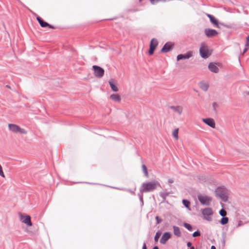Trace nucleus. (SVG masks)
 I'll return each instance as SVG.
<instances>
[{
    "instance_id": "nucleus-6",
    "label": "nucleus",
    "mask_w": 249,
    "mask_h": 249,
    "mask_svg": "<svg viewBox=\"0 0 249 249\" xmlns=\"http://www.w3.org/2000/svg\"><path fill=\"white\" fill-rule=\"evenodd\" d=\"M202 213L204 216L205 219L209 221H212V218L210 216L213 215V211L211 208H206L204 209L202 211Z\"/></svg>"
},
{
    "instance_id": "nucleus-20",
    "label": "nucleus",
    "mask_w": 249,
    "mask_h": 249,
    "mask_svg": "<svg viewBox=\"0 0 249 249\" xmlns=\"http://www.w3.org/2000/svg\"><path fill=\"white\" fill-rule=\"evenodd\" d=\"M158 45V40L155 38H152L151 40L150 41V45L149 47L152 48H154L156 49V47H157Z\"/></svg>"
},
{
    "instance_id": "nucleus-16",
    "label": "nucleus",
    "mask_w": 249,
    "mask_h": 249,
    "mask_svg": "<svg viewBox=\"0 0 249 249\" xmlns=\"http://www.w3.org/2000/svg\"><path fill=\"white\" fill-rule=\"evenodd\" d=\"M210 21L211 22V23L215 27L218 28H220V27H219V23H219L218 20L216 18H215L214 16L211 17Z\"/></svg>"
},
{
    "instance_id": "nucleus-26",
    "label": "nucleus",
    "mask_w": 249,
    "mask_h": 249,
    "mask_svg": "<svg viewBox=\"0 0 249 249\" xmlns=\"http://www.w3.org/2000/svg\"><path fill=\"white\" fill-rule=\"evenodd\" d=\"M161 232L160 231H158L156 233V234L155 235V237H154V240H155V242H157L159 240V239L160 238V236L161 235Z\"/></svg>"
},
{
    "instance_id": "nucleus-27",
    "label": "nucleus",
    "mask_w": 249,
    "mask_h": 249,
    "mask_svg": "<svg viewBox=\"0 0 249 249\" xmlns=\"http://www.w3.org/2000/svg\"><path fill=\"white\" fill-rule=\"evenodd\" d=\"M143 192H140L139 193H138V196L139 197L141 203V206L143 205Z\"/></svg>"
},
{
    "instance_id": "nucleus-11",
    "label": "nucleus",
    "mask_w": 249,
    "mask_h": 249,
    "mask_svg": "<svg viewBox=\"0 0 249 249\" xmlns=\"http://www.w3.org/2000/svg\"><path fill=\"white\" fill-rule=\"evenodd\" d=\"M171 234L169 232H165L162 235L160 243L162 244H165L166 242L171 238Z\"/></svg>"
},
{
    "instance_id": "nucleus-5",
    "label": "nucleus",
    "mask_w": 249,
    "mask_h": 249,
    "mask_svg": "<svg viewBox=\"0 0 249 249\" xmlns=\"http://www.w3.org/2000/svg\"><path fill=\"white\" fill-rule=\"evenodd\" d=\"M198 199L202 205L209 206L212 201V197L207 196L198 195Z\"/></svg>"
},
{
    "instance_id": "nucleus-35",
    "label": "nucleus",
    "mask_w": 249,
    "mask_h": 249,
    "mask_svg": "<svg viewBox=\"0 0 249 249\" xmlns=\"http://www.w3.org/2000/svg\"><path fill=\"white\" fill-rule=\"evenodd\" d=\"M213 110L215 112H217V107H218V105L215 102H213L212 104Z\"/></svg>"
},
{
    "instance_id": "nucleus-30",
    "label": "nucleus",
    "mask_w": 249,
    "mask_h": 249,
    "mask_svg": "<svg viewBox=\"0 0 249 249\" xmlns=\"http://www.w3.org/2000/svg\"><path fill=\"white\" fill-rule=\"evenodd\" d=\"M219 214L222 216H225L227 215V212L224 209H221L219 212Z\"/></svg>"
},
{
    "instance_id": "nucleus-46",
    "label": "nucleus",
    "mask_w": 249,
    "mask_h": 249,
    "mask_svg": "<svg viewBox=\"0 0 249 249\" xmlns=\"http://www.w3.org/2000/svg\"><path fill=\"white\" fill-rule=\"evenodd\" d=\"M207 16L209 18V19H210L211 17H213V15H210V14H207Z\"/></svg>"
},
{
    "instance_id": "nucleus-37",
    "label": "nucleus",
    "mask_w": 249,
    "mask_h": 249,
    "mask_svg": "<svg viewBox=\"0 0 249 249\" xmlns=\"http://www.w3.org/2000/svg\"><path fill=\"white\" fill-rule=\"evenodd\" d=\"M156 220V224H159L160 223L162 220L161 218H160L159 216H156L155 217Z\"/></svg>"
},
{
    "instance_id": "nucleus-52",
    "label": "nucleus",
    "mask_w": 249,
    "mask_h": 249,
    "mask_svg": "<svg viewBox=\"0 0 249 249\" xmlns=\"http://www.w3.org/2000/svg\"><path fill=\"white\" fill-rule=\"evenodd\" d=\"M248 94L249 95V91L248 92Z\"/></svg>"
},
{
    "instance_id": "nucleus-32",
    "label": "nucleus",
    "mask_w": 249,
    "mask_h": 249,
    "mask_svg": "<svg viewBox=\"0 0 249 249\" xmlns=\"http://www.w3.org/2000/svg\"><path fill=\"white\" fill-rule=\"evenodd\" d=\"M136 187L134 189V190H132L130 189H122L121 190H125L127 192H128L129 193H130L131 194H132V195H135V191L136 190Z\"/></svg>"
},
{
    "instance_id": "nucleus-53",
    "label": "nucleus",
    "mask_w": 249,
    "mask_h": 249,
    "mask_svg": "<svg viewBox=\"0 0 249 249\" xmlns=\"http://www.w3.org/2000/svg\"><path fill=\"white\" fill-rule=\"evenodd\" d=\"M142 0H139L140 1H142Z\"/></svg>"
},
{
    "instance_id": "nucleus-33",
    "label": "nucleus",
    "mask_w": 249,
    "mask_h": 249,
    "mask_svg": "<svg viewBox=\"0 0 249 249\" xmlns=\"http://www.w3.org/2000/svg\"><path fill=\"white\" fill-rule=\"evenodd\" d=\"M169 195V193L168 192H164V193H161L160 194V197H161L163 199H165V198L168 196V195Z\"/></svg>"
},
{
    "instance_id": "nucleus-19",
    "label": "nucleus",
    "mask_w": 249,
    "mask_h": 249,
    "mask_svg": "<svg viewBox=\"0 0 249 249\" xmlns=\"http://www.w3.org/2000/svg\"><path fill=\"white\" fill-rule=\"evenodd\" d=\"M170 108L172 109H173L174 111L178 112L179 115H180L182 113V107L180 106H170Z\"/></svg>"
},
{
    "instance_id": "nucleus-18",
    "label": "nucleus",
    "mask_w": 249,
    "mask_h": 249,
    "mask_svg": "<svg viewBox=\"0 0 249 249\" xmlns=\"http://www.w3.org/2000/svg\"><path fill=\"white\" fill-rule=\"evenodd\" d=\"M110 98L115 102H120L121 100V96L118 94H112Z\"/></svg>"
},
{
    "instance_id": "nucleus-14",
    "label": "nucleus",
    "mask_w": 249,
    "mask_h": 249,
    "mask_svg": "<svg viewBox=\"0 0 249 249\" xmlns=\"http://www.w3.org/2000/svg\"><path fill=\"white\" fill-rule=\"evenodd\" d=\"M21 217L22 218V222L26 224L28 226H32V223L31 222V217L28 215H26L25 216H21Z\"/></svg>"
},
{
    "instance_id": "nucleus-36",
    "label": "nucleus",
    "mask_w": 249,
    "mask_h": 249,
    "mask_svg": "<svg viewBox=\"0 0 249 249\" xmlns=\"http://www.w3.org/2000/svg\"><path fill=\"white\" fill-rule=\"evenodd\" d=\"M18 133H19L20 134H26V131L25 129L23 128H21L19 126V128L18 129Z\"/></svg>"
},
{
    "instance_id": "nucleus-8",
    "label": "nucleus",
    "mask_w": 249,
    "mask_h": 249,
    "mask_svg": "<svg viewBox=\"0 0 249 249\" xmlns=\"http://www.w3.org/2000/svg\"><path fill=\"white\" fill-rule=\"evenodd\" d=\"M174 45V43L171 42H166L162 48L161 52L165 53L169 52L173 49Z\"/></svg>"
},
{
    "instance_id": "nucleus-40",
    "label": "nucleus",
    "mask_w": 249,
    "mask_h": 249,
    "mask_svg": "<svg viewBox=\"0 0 249 249\" xmlns=\"http://www.w3.org/2000/svg\"><path fill=\"white\" fill-rule=\"evenodd\" d=\"M249 49V48L248 47H245L243 53H242V54L243 55Z\"/></svg>"
},
{
    "instance_id": "nucleus-25",
    "label": "nucleus",
    "mask_w": 249,
    "mask_h": 249,
    "mask_svg": "<svg viewBox=\"0 0 249 249\" xmlns=\"http://www.w3.org/2000/svg\"><path fill=\"white\" fill-rule=\"evenodd\" d=\"M142 170L144 173V176L146 178H148V171L147 170L146 166L144 164H142Z\"/></svg>"
},
{
    "instance_id": "nucleus-7",
    "label": "nucleus",
    "mask_w": 249,
    "mask_h": 249,
    "mask_svg": "<svg viewBox=\"0 0 249 249\" xmlns=\"http://www.w3.org/2000/svg\"><path fill=\"white\" fill-rule=\"evenodd\" d=\"M204 33L207 37H213L218 34V33L214 29L206 28L204 30Z\"/></svg>"
},
{
    "instance_id": "nucleus-29",
    "label": "nucleus",
    "mask_w": 249,
    "mask_h": 249,
    "mask_svg": "<svg viewBox=\"0 0 249 249\" xmlns=\"http://www.w3.org/2000/svg\"><path fill=\"white\" fill-rule=\"evenodd\" d=\"M178 128H177V129H175L173 132V136L176 140H178Z\"/></svg>"
},
{
    "instance_id": "nucleus-2",
    "label": "nucleus",
    "mask_w": 249,
    "mask_h": 249,
    "mask_svg": "<svg viewBox=\"0 0 249 249\" xmlns=\"http://www.w3.org/2000/svg\"><path fill=\"white\" fill-rule=\"evenodd\" d=\"M215 193L216 196L219 197L223 201L226 202L228 200V196L225 188L219 187L215 190Z\"/></svg>"
},
{
    "instance_id": "nucleus-45",
    "label": "nucleus",
    "mask_w": 249,
    "mask_h": 249,
    "mask_svg": "<svg viewBox=\"0 0 249 249\" xmlns=\"http://www.w3.org/2000/svg\"><path fill=\"white\" fill-rule=\"evenodd\" d=\"M249 42H248L247 41H246V45H245V47H248L249 48Z\"/></svg>"
},
{
    "instance_id": "nucleus-12",
    "label": "nucleus",
    "mask_w": 249,
    "mask_h": 249,
    "mask_svg": "<svg viewBox=\"0 0 249 249\" xmlns=\"http://www.w3.org/2000/svg\"><path fill=\"white\" fill-rule=\"evenodd\" d=\"M202 121L208 126H210L213 128H214L215 127V124L214 120L211 118H208L205 119H202Z\"/></svg>"
},
{
    "instance_id": "nucleus-3",
    "label": "nucleus",
    "mask_w": 249,
    "mask_h": 249,
    "mask_svg": "<svg viewBox=\"0 0 249 249\" xmlns=\"http://www.w3.org/2000/svg\"><path fill=\"white\" fill-rule=\"evenodd\" d=\"M199 54L202 58L206 59L211 55V53L207 45L201 44L199 49Z\"/></svg>"
},
{
    "instance_id": "nucleus-23",
    "label": "nucleus",
    "mask_w": 249,
    "mask_h": 249,
    "mask_svg": "<svg viewBox=\"0 0 249 249\" xmlns=\"http://www.w3.org/2000/svg\"><path fill=\"white\" fill-rule=\"evenodd\" d=\"M182 203L186 208H187L189 210H191L190 202L189 200L183 199L182 200Z\"/></svg>"
},
{
    "instance_id": "nucleus-28",
    "label": "nucleus",
    "mask_w": 249,
    "mask_h": 249,
    "mask_svg": "<svg viewBox=\"0 0 249 249\" xmlns=\"http://www.w3.org/2000/svg\"><path fill=\"white\" fill-rule=\"evenodd\" d=\"M183 226L186 229H187L188 231H192V227L190 224L187 223H184Z\"/></svg>"
},
{
    "instance_id": "nucleus-10",
    "label": "nucleus",
    "mask_w": 249,
    "mask_h": 249,
    "mask_svg": "<svg viewBox=\"0 0 249 249\" xmlns=\"http://www.w3.org/2000/svg\"><path fill=\"white\" fill-rule=\"evenodd\" d=\"M193 56V52L192 51H189L185 54H180L178 55L177 59L178 61L182 59H189Z\"/></svg>"
},
{
    "instance_id": "nucleus-38",
    "label": "nucleus",
    "mask_w": 249,
    "mask_h": 249,
    "mask_svg": "<svg viewBox=\"0 0 249 249\" xmlns=\"http://www.w3.org/2000/svg\"><path fill=\"white\" fill-rule=\"evenodd\" d=\"M155 50V49L154 48L153 49L149 47V50L148 51L149 54L150 55H152L154 53Z\"/></svg>"
},
{
    "instance_id": "nucleus-42",
    "label": "nucleus",
    "mask_w": 249,
    "mask_h": 249,
    "mask_svg": "<svg viewBox=\"0 0 249 249\" xmlns=\"http://www.w3.org/2000/svg\"><path fill=\"white\" fill-rule=\"evenodd\" d=\"M142 249H147V247L145 242L143 244Z\"/></svg>"
},
{
    "instance_id": "nucleus-1",
    "label": "nucleus",
    "mask_w": 249,
    "mask_h": 249,
    "mask_svg": "<svg viewBox=\"0 0 249 249\" xmlns=\"http://www.w3.org/2000/svg\"><path fill=\"white\" fill-rule=\"evenodd\" d=\"M157 186H160V183L157 181L143 183L140 188V192L147 193L155 190Z\"/></svg>"
},
{
    "instance_id": "nucleus-22",
    "label": "nucleus",
    "mask_w": 249,
    "mask_h": 249,
    "mask_svg": "<svg viewBox=\"0 0 249 249\" xmlns=\"http://www.w3.org/2000/svg\"><path fill=\"white\" fill-rule=\"evenodd\" d=\"M109 84L110 86V88L112 90V91L114 92H117L118 90V88L117 87V86L113 82V81L111 80H110L109 81Z\"/></svg>"
},
{
    "instance_id": "nucleus-48",
    "label": "nucleus",
    "mask_w": 249,
    "mask_h": 249,
    "mask_svg": "<svg viewBox=\"0 0 249 249\" xmlns=\"http://www.w3.org/2000/svg\"><path fill=\"white\" fill-rule=\"evenodd\" d=\"M211 249H216V248L214 246H212L211 248Z\"/></svg>"
},
{
    "instance_id": "nucleus-21",
    "label": "nucleus",
    "mask_w": 249,
    "mask_h": 249,
    "mask_svg": "<svg viewBox=\"0 0 249 249\" xmlns=\"http://www.w3.org/2000/svg\"><path fill=\"white\" fill-rule=\"evenodd\" d=\"M173 228L174 230V234L178 237H180L181 236V232L179 228L176 226H174Z\"/></svg>"
},
{
    "instance_id": "nucleus-34",
    "label": "nucleus",
    "mask_w": 249,
    "mask_h": 249,
    "mask_svg": "<svg viewBox=\"0 0 249 249\" xmlns=\"http://www.w3.org/2000/svg\"><path fill=\"white\" fill-rule=\"evenodd\" d=\"M200 235H201L200 232L198 230H197L196 231H195L193 233L192 236L193 237H196L197 236H200Z\"/></svg>"
},
{
    "instance_id": "nucleus-24",
    "label": "nucleus",
    "mask_w": 249,
    "mask_h": 249,
    "mask_svg": "<svg viewBox=\"0 0 249 249\" xmlns=\"http://www.w3.org/2000/svg\"><path fill=\"white\" fill-rule=\"evenodd\" d=\"M229 218L227 217L224 216L221 219L220 223L222 225H225L228 223Z\"/></svg>"
},
{
    "instance_id": "nucleus-4",
    "label": "nucleus",
    "mask_w": 249,
    "mask_h": 249,
    "mask_svg": "<svg viewBox=\"0 0 249 249\" xmlns=\"http://www.w3.org/2000/svg\"><path fill=\"white\" fill-rule=\"evenodd\" d=\"M92 70L94 71V74L96 77H102L104 75V70L100 66L97 65H93L92 66Z\"/></svg>"
},
{
    "instance_id": "nucleus-17",
    "label": "nucleus",
    "mask_w": 249,
    "mask_h": 249,
    "mask_svg": "<svg viewBox=\"0 0 249 249\" xmlns=\"http://www.w3.org/2000/svg\"><path fill=\"white\" fill-rule=\"evenodd\" d=\"M200 88L204 91L208 90L209 87V84L204 82H201L199 83Z\"/></svg>"
},
{
    "instance_id": "nucleus-9",
    "label": "nucleus",
    "mask_w": 249,
    "mask_h": 249,
    "mask_svg": "<svg viewBox=\"0 0 249 249\" xmlns=\"http://www.w3.org/2000/svg\"><path fill=\"white\" fill-rule=\"evenodd\" d=\"M36 20L38 22L40 26L43 28L49 27V28L53 29L54 27L53 25L49 24L47 22L45 21L41 18L39 16L36 17Z\"/></svg>"
},
{
    "instance_id": "nucleus-13",
    "label": "nucleus",
    "mask_w": 249,
    "mask_h": 249,
    "mask_svg": "<svg viewBox=\"0 0 249 249\" xmlns=\"http://www.w3.org/2000/svg\"><path fill=\"white\" fill-rule=\"evenodd\" d=\"M215 63H213V62H211L209 63L208 65V69L209 70L214 73H218L219 72V69L216 66Z\"/></svg>"
},
{
    "instance_id": "nucleus-47",
    "label": "nucleus",
    "mask_w": 249,
    "mask_h": 249,
    "mask_svg": "<svg viewBox=\"0 0 249 249\" xmlns=\"http://www.w3.org/2000/svg\"><path fill=\"white\" fill-rule=\"evenodd\" d=\"M152 249H159V247L158 246H155Z\"/></svg>"
},
{
    "instance_id": "nucleus-41",
    "label": "nucleus",
    "mask_w": 249,
    "mask_h": 249,
    "mask_svg": "<svg viewBox=\"0 0 249 249\" xmlns=\"http://www.w3.org/2000/svg\"><path fill=\"white\" fill-rule=\"evenodd\" d=\"M243 225V223L241 221H239L237 225L236 226V227H238L239 226H241V225Z\"/></svg>"
},
{
    "instance_id": "nucleus-51",
    "label": "nucleus",
    "mask_w": 249,
    "mask_h": 249,
    "mask_svg": "<svg viewBox=\"0 0 249 249\" xmlns=\"http://www.w3.org/2000/svg\"><path fill=\"white\" fill-rule=\"evenodd\" d=\"M6 87H7V88H9V89H10V86H8V85H6Z\"/></svg>"
},
{
    "instance_id": "nucleus-43",
    "label": "nucleus",
    "mask_w": 249,
    "mask_h": 249,
    "mask_svg": "<svg viewBox=\"0 0 249 249\" xmlns=\"http://www.w3.org/2000/svg\"><path fill=\"white\" fill-rule=\"evenodd\" d=\"M168 182L169 183H172L174 182V180L173 179H172V178H170V179H168Z\"/></svg>"
},
{
    "instance_id": "nucleus-39",
    "label": "nucleus",
    "mask_w": 249,
    "mask_h": 249,
    "mask_svg": "<svg viewBox=\"0 0 249 249\" xmlns=\"http://www.w3.org/2000/svg\"><path fill=\"white\" fill-rule=\"evenodd\" d=\"M0 176L2 177H4V175L2 170V168L1 165L0 164Z\"/></svg>"
},
{
    "instance_id": "nucleus-50",
    "label": "nucleus",
    "mask_w": 249,
    "mask_h": 249,
    "mask_svg": "<svg viewBox=\"0 0 249 249\" xmlns=\"http://www.w3.org/2000/svg\"><path fill=\"white\" fill-rule=\"evenodd\" d=\"M190 249H195V248H194V247H193V246H192L190 248Z\"/></svg>"
},
{
    "instance_id": "nucleus-44",
    "label": "nucleus",
    "mask_w": 249,
    "mask_h": 249,
    "mask_svg": "<svg viewBox=\"0 0 249 249\" xmlns=\"http://www.w3.org/2000/svg\"><path fill=\"white\" fill-rule=\"evenodd\" d=\"M187 246L189 248H190L191 246H192V243L191 242H188L187 243Z\"/></svg>"
},
{
    "instance_id": "nucleus-31",
    "label": "nucleus",
    "mask_w": 249,
    "mask_h": 249,
    "mask_svg": "<svg viewBox=\"0 0 249 249\" xmlns=\"http://www.w3.org/2000/svg\"><path fill=\"white\" fill-rule=\"evenodd\" d=\"M219 24L228 29H231V28H232V26L231 24H226L223 22H220Z\"/></svg>"
},
{
    "instance_id": "nucleus-49",
    "label": "nucleus",
    "mask_w": 249,
    "mask_h": 249,
    "mask_svg": "<svg viewBox=\"0 0 249 249\" xmlns=\"http://www.w3.org/2000/svg\"><path fill=\"white\" fill-rule=\"evenodd\" d=\"M246 39L248 42H249V36H247Z\"/></svg>"
},
{
    "instance_id": "nucleus-15",
    "label": "nucleus",
    "mask_w": 249,
    "mask_h": 249,
    "mask_svg": "<svg viewBox=\"0 0 249 249\" xmlns=\"http://www.w3.org/2000/svg\"><path fill=\"white\" fill-rule=\"evenodd\" d=\"M8 127L12 132L16 133H18V125L15 124H8Z\"/></svg>"
}]
</instances>
